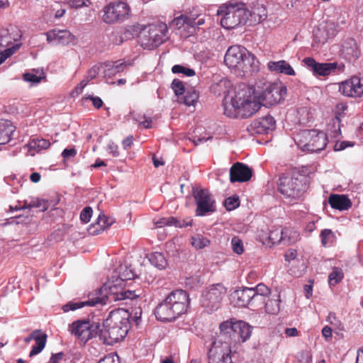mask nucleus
I'll return each mask as SVG.
<instances>
[{"instance_id": "c9c22d12", "label": "nucleus", "mask_w": 363, "mask_h": 363, "mask_svg": "<svg viewBox=\"0 0 363 363\" xmlns=\"http://www.w3.org/2000/svg\"><path fill=\"white\" fill-rule=\"evenodd\" d=\"M47 335L41 333V334L35 338V344L32 347L29 357H33L39 354L45 347L47 342Z\"/></svg>"}, {"instance_id": "79ce46f5", "label": "nucleus", "mask_w": 363, "mask_h": 363, "mask_svg": "<svg viewBox=\"0 0 363 363\" xmlns=\"http://www.w3.org/2000/svg\"><path fill=\"white\" fill-rule=\"evenodd\" d=\"M142 293L140 289L138 290H129L123 288L122 294H120L121 301L131 299L133 300L141 296Z\"/></svg>"}, {"instance_id": "ddd939ff", "label": "nucleus", "mask_w": 363, "mask_h": 363, "mask_svg": "<svg viewBox=\"0 0 363 363\" xmlns=\"http://www.w3.org/2000/svg\"><path fill=\"white\" fill-rule=\"evenodd\" d=\"M72 334L77 336L82 341L86 342L94 337L99 335L100 323L88 320H77L69 325Z\"/></svg>"}, {"instance_id": "473e14b6", "label": "nucleus", "mask_w": 363, "mask_h": 363, "mask_svg": "<svg viewBox=\"0 0 363 363\" xmlns=\"http://www.w3.org/2000/svg\"><path fill=\"white\" fill-rule=\"evenodd\" d=\"M27 145L29 151L38 152L42 150H47L50 146V143L48 140L36 138L31 139Z\"/></svg>"}, {"instance_id": "c756f323", "label": "nucleus", "mask_w": 363, "mask_h": 363, "mask_svg": "<svg viewBox=\"0 0 363 363\" xmlns=\"http://www.w3.org/2000/svg\"><path fill=\"white\" fill-rule=\"evenodd\" d=\"M267 12L264 7L257 6L250 11L249 20L247 25L252 26L253 24L259 23L266 19Z\"/></svg>"}, {"instance_id": "5701e85b", "label": "nucleus", "mask_w": 363, "mask_h": 363, "mask_svg": "<svg viewBox=\"0 0 363 363\" xmlns=\"http://www.w3.org/2000/svg\"><path fill=\"white\" fill-rule=\"evenodd\" d=\"M116 222L114 218L106 216L104 213H100L96 221L91 224L89 229V233L91 235H98L101 231L109 228Z\"/></svg>"}, {"instance_id": "3c124183", "label": "nucleus", "mask_w": 363, "mask_h": 363, "mask_svg": "<svg viewBox=\"0 0 363 363\" xmlns=\"http://www.w3.org/2000/svg\"><path fill=\"white\" fill-rule=\"evenodd\" d=\"M92 213L93 211L91 207H85L80 213L81 220L84 223H87L90 220V218H91Z\"/></svg>"}, {"instance_id": "09e8293b", "label": "nucleus", "mask_w": 363, "mask_h": 363, "mask_svg": "<svg viewBox=\"0 0 363 363\" xmlns=\"http://www.w3.org/2000/svg\"><path fill=\"white\" fill-rule=\"evenodd\" d=\"M232 249L234 252L240 255L244 252L242 241L238 237H233L231 240Z\"/></svg>"}, {"instance_id": "a211bd4d", "label": "nucleus", "mask_w": 363, "mask_h": 363, "mask_svg": "<svg viewBox=\"0 0 363 363\" xmlns=\"http://www.w3.org/2000/svg\"><path fill=\"white\" fill-rule=\"evenodd\" d=\"M252 176V169L241 162L235 163L230 169V181L231 183L245 182Z\"/></svg>"}, {"instance_id": "0eeeda50", "label": "nucleus", "mask_w": 363, "mask_h": 363, "mask_svg": "<svg viewBox=\"0 0 363 363\" xmlns=\"http://www.w3.org/2000/svg\"><path fill=\"white\" fill-rule=\"evenodd\" d=\"M218 14L223 16L220 19L221 26L227 30H231L247 24L250 11L242 3L230 1L219 8Z\"/></svg>"}, {"instance_id": "20e7f679", "label": "nucleus", "mask_w": 363, "mask_h": 363, "mask_svg": "<svg viewBox=\"0 0 363 363\" xmlns=\"http://www.w3.org/2000/svg\"><path fill=\"white\" fill-rule=\"evenodd\" d=\"M130 329V314L126 311H111L100 327L99 337L106 345L125 338Z\"/></svg>"}, {"instance_id": "4d7b16f0", "label": "nucleus", "mask_w": 363, "mask_h": 363, "mask_svg": "<svg viewBox=\"0 0 363 363\" xmlns=\"http://www.w3.org/2000/svg\"><path fill=\"white\" fill-rule=\"evenodd\" d=\"M281 231L278 230L272 231L269 235V239L272 241L273 244H279L282 242V239H280Z\"/></svg>"}, {"instance_id": "052dcab7", "label": "nucleus", "mask_w": 363, "mask_h": 363, "mask_svg": "<svg viewBox=\"0 0 363 363\" xmlns=\"http://www.w3.org/2000/svg\"><path fill=\"white\" fill-rule=\"evenodd\" d=\"M327 321H328L331 325H333L336 327H338L340 325V322L337 320L335 314L334 313H330L328 318Z\"/></svg>"}, {"instance_id": "2eb2a0df", "label": "nucleus", "mask_w": 363, "mask_h": 363, "mask_svg": "<svg viewBox=\"0 0 363 363\" xmlns=\"http://www.w3.org/2000/svg\"><path fill=\"white\" fill-rule=\"evenodd\" d=\"M230 343L223 341L218 342L213 338L208 352V357L212 363H233Z\"/></svg>"}, {"instance_id": "393cba45", "label": "nucleus", "mask_w": 363, "mask_h": 363, "mask_svg": "<svg viewBox=\"0 0 363 363\" xmlns=\"http://www.w3.org/2000/svg\"><path fill=\"white\" fill-rule=\"evenodd\" d=\"M328 203L333 208L339 211L348 210L352 206V202L347 196L344 194H331Z\"/></svg>"}, {"instance_id": "4c0bfd02", "label": "nucleus", "mask_w": 363, "mask_h": 363, "mask_svg": "<svg viewBox=\"0 0 363 363\" xmlns=\"http://www.w3.org/2000/svg\"><path fill=\"white\" fill-rule=\"evenodd\" d=\"M255 301H264L265 296L270 294L269 289L264 284H259L254 288Z\"/></svg>"}, {"instance_id": "412c9836", "label": "nucleus", "mask_w": 363, "mask_h": 363, "mask_svg": "<svg viewBox=\"0 0 363 363\" xmlns=\"http://www.w3.org/2000/svg\"><path fill=\"white\" fill-rule=\"evenodd\" d=\"M234 325L233 319L222 322L219 326L220 333L214 338L218 339V342L223 341L232 344L233 341L235 342Z\"/></svg>"}, {"instance_id": "b1692460", "label": "nucleus", "mask_w": 363, "mask_h": 363, "mask_svg": "<svg viewBox=\"0 0 363 363\" xmlns=\"http://www.w3.org/2000/svg\"><path fill=\"white\" fill-rule=\"evenodd\" d=\"M342 52L350 62H354L360 55V50L353 38L347 39L344 42Z\"/></svg>"}, {"instance_id": "ea45409f", "label": "nucleus", "mask_w": 363, "mask_h": 363, "mask_svg": "<svg viewBox=\"0 0 363 363\" xmlns=\"http://www.w3.org/2000/svg\"><path fill=\"white\" fill-rule=\"evenodd\" d=\"M74 40V36L67 30H59L58 44L67 45Z\"/></svg>"}, {"instance_id": "f3484780", "label": "nucleus", "mask_w": 363, "mask_h": 363, "mask_svg": "<svg viewBox=\"0 0 363 363\" xmlns=\"http://www.w3.org/2000/svg\"><path fill=\"white\" fill-rule=\"evenodd\" d=\"M340 91L347 96L360 97L363 96V79L352 77L340 86Z\"/></svg>"}, {"instance_id": "aec40b11", "label": "nucleus", "mask_w": 363, "mask_h": 363, "mask_svg": "<svg viewBox=\"0 0 363 363\" xmlns=\"http://www.w3.org/2000/svg\"><path fill=\"white\" fill-rule=\"evenodd\" d=\"M11 36L9 30H0V64H1L7 57L13 55L18 49L21 44H16L12 48L6 49L4 52L1 50L11 44Z\"/></svg>"}, {"instance_id": "49530a36", "label": "nucleus", "mask_w": 363, "mask_h": 363, "mask_svg": "<svg viewBox=\"0 0 363 363\" xmlns=\"http://www.w3.org/2000/svg\"><path fill=\"white\" fill-rule=\"evenodd\" d=\"M172 72L174 74H184L188 77H192L196 74L193 69L186 67L180 65H174L172 68Z\"/></svg>"}, {"instance_id": "4468645a", "label": "nucleus", "mask_w": 363, "mask_h": 363, "mask_svg": "<svg viewBox=\"0 0 363 363\" xmlns=\"http://www.w3.org/2000/svg\"><path fill=\"white\" fill-rule=\"evenodd\" d=\"M193 196L196 204V216H203L216 211V201L208 189H194Z\"/></svg>"}, {"instance_id": "cd10ccee", "label": "nucleus", "mask_w": 363, "mask_h": 363, "mask_svg": "<svg viewBox=\"0 0 363 363\" xmlns=\"http://www.w3.org/2000/svg\"><path fill=\"white\" fill-rule=\"evenodd\" d=\"M267 67L272 72L291 76L295 75V71L285 60H279L277 62L271 61L268 63Z\"/></svg>"}, {"instance_id": "72a5a7b5", "label": "nucleus", "mask_w": 363, "mask_h": 363, "mask_svg": "<svg viewBox=\"0 0 363 363\" xmlns=\"http://www.w3.org/2000/svg\"><path fill=\"white\" fill-rule=\"evenodd\" d=\"M150 263L159 269H164L167 266V260L162 252H155L150 255Z\"/></svg>"}, {"instance_id": "dca6fc26", "label": "nucleus", "mask_w": 363, "mask_h": 363, "mask_svg": "<svg viewBox=\"0 0 363 363\" xmlns=\"http://www.w3.org/2000/svg\"><path fill=\"white\" fill-rule=\"evenodd\" d=\"M305 65L311 69L315 75L326 77L331 74L341 71L343 65L341 66L336 62L320 63L313 57H306L303 60Z\"/></svg>"}, {"instance_id": "58836bf2", "label": "nucleus", "mask_w": 363, "mask_h": 363, "mask_svg": "<svg viewBox=\"0 0 363 363\" xmlns=\"http://www.w3.org/2000/svg\"><path fill=\"white\" fill-rule=\"evenodd\" d=\"M135 277V273L130 269L128 268L126 266L121 267L120 272L118 274V279L116 280V282H121L128 280L134 279Z\"/></svg>"}, {"instance_id": "2f4dec72", "label": "nucleus", "mask_w": 363, "mask_h": 363, "mask_svg": "<svg viewBox=\"0 0 363 363\" xmlns=\"http://www.w3.org/2000/svg\"><path fill=\"white\" fill-rule=\"evenodd\" d=\"M280 296L277 294L273 296L272 298H268L266 301H264L265 311L269 314H277L280 310Z\"/></svg>"}, {"instance_id": "680f3d73", "label": "nucleus", "mask_w": 363, "mask_h": 363, "mask_svg": "<svg viewBox=\"0 0 363 363\" xmlns=\"http://www.w3.org/2000/svg\"><path fill=\"white\" fill-rule=\"evenodd\" d=\"M172 24L175 25L177 28H181L184 24V15H181L177 18H175L172 21Z\"/></svg>"}, {"instance_id": "f8f14e48", "label": "nucleus", "mask_w": 363, "mask_h": 363, "mask_svg": "<svg viewBox=\"0 0 363 363\" xmlns=\"http://www.w3.org/2000/svg\"><path fill=\"white\" fill-rule=\"evenodd\" d=\"M103 11V21L106 24H114L128 17L130 7L123 1L111 2L104 7Z\"/></svg>"}, {"instance_id": "6e6552de", "label": "nucleus", "mask_w": 363, "mask_h": 363, "mask_svg": "<svg viewBox=\"0 0 363 363\" xmlns=\"http://www.w3.org/2000/svg\"><path fill=\"white\" fill-rule=\"evenodd\" d=\"M257 96L264 106H272L279 104L286 94V87L281 83L264 82L262 86L257 85Z\"/></svg>"}, {"instance_id": "6ab92c4d", "label": "nucleus", "mask_w": 363, "mask_h": 363, "mask_svg": "<svg viewBox=\"0 0 363 363\" xmlns=\"http://www.w3.org/2000/svg\"><path fill=\"white\" fill-rule=\"evenodd\" d=\"M233 300L237 307L242 308L248 305L254 306L255 300L254 288H244L235 290L232 294Z\"/></svg>"}, {"instance_id": "c85d7f7f", "label": "nucleus", "mask_w": 363, "mask_h": 363, "mask_svg": "<svg viewBox=\"0 0 363 363\" xmlns=\"http://www.w3.org/2000/svg\"><path fill=\"white\" fill-rule=\"evenodd\" d=\"M82 355L79 352L75 353H64L58 352L52 354L50 358L48 363H58L60 361L69 362L70 363H75L76 362L81 361Z\"/></svg>"}, {"instance_id": "423d86ee", "label": "nucleus", "mask_w": 363, "mask_h": 363, "mask_svg": "<svg viewBox=\"0 0 363 363\" xmlns=\"http://www.w3.org/2000/svg\"><path fill=\"white\" fill-rule=\"evenodd\" d=\"M224 62L230 69L239 74H252L258 71L255 57L242 46H230L225 53Z\"/></svg>"}, {"instance_id": "9d476101", "label": "nucleus", "mask_w": 363, "mask_h": 363, "mask_svg": "<svg viewBox=\"0 0 363 363\" xmlns=\"http://www.w3.org/2000/svg\"><path fill=\"white\" fill-rule=\"evenodd\" d=\"M225 294L226 288L223 284H211L202 291L201 306L208 313H212L220 307Z\"/></svg>"}, {"instance_id": "338daca9", "label": "nucleus", "mask_w": 363, "mask_h": 363, "mask_svg": "<svg viewBox=\"0 0 363 363\" xmlns=\"http://www.w3.org/2000/svg\"><path fill=\"white\" fill-rule=\"evenodd\" d=\"M106 67H108L105 71V74L108 76L114 75L116 73H118L119 72H116L117 67L115 66V65H106Z\"/></svg>"}, {"instance_id": "13d9d810", "label": "nucleus", "mask_w": 363, "mask_h": 363, "mask_svg": "<svg viewBox=\"0 0 363 363\" xmlns=\"http://www.w3.org/2000/svg\"><path fill=\"white\" fill-rule=\"evenodd\" d=\"M42 77H38L33 73H26L23 74V79L33 83H38L40 82Z\"/></svg>"}, {"instance_id": "f704fd0d", "label": "nucleus", "mask_w": 363, "mask_h": 363, "mask_svg": "<svg viewBox=\"0 0 363 363\" xmlns=\"http://www.w3.org/2000/svg\"><path fill=\"white\" fill-rule=\"evenodd\" d=\"M50 206V202L49 200L43 199H34L30 201V203H27L26 201L25 205L21 207V209L31 208H39L41 211H46Z\"/></svg>"}, {"instance_id": "a19ab883", "label": "nucleus", "mask_w": 363, "mask_h": 363, "mask_svg": "<svg viewBox=\"0 0 363 363\" xmlns=\"http://www.w3.org/2000/svg\"><path fill=\"white\" fill-rule=\"evenodd\" d=\"M209 243L208 239L201 235H196L191 238V245L196 249H202Z\"/></svg>"}, {"instance_id": "7ed1b4c3", "label": "nucleus", "mask_w": 363, "mask_h": 363, "mask_svg": "<svg viewBox=\"0 0 363 363\" xmlns=\"http://www.w3.org/2000/svg\"><path fill=\"white\" fill-rule=\"evenodd\" d=\"M252 93L250 88L245 87L235 91L229 101L225 97L223 102L224 114L230 118H247L252 116L262 106L259 100H255Z\"/></svg>"}, {"instance_id": "5fc2aeb1", "label": "nucleus", "mask_w": 363, "mask_h": 363, "mask_svg": "<svg viewBox=\"0 0 363 363\" xmlns=\"http://www.w3.org/2000/svg\"><path fill=\"white\" fill-rule=\"evenodd\" d=\"M184 24L189 27L190 29H191L188 30L189 33H196V28L195 18H192L184 15Z\"/></svg>"}, {"instance_id": "37998d69", "label": "nucleus", "mask_w": 363, "mask_h": 363, "mask_svg": "<svg viewBox=\"0 0 363 363\" xmlns=\"http://www.w3.org/2000/svg\"><path fill=\"white\" fill-rule=\"evenodd\" d=\"M343 278L342 270L338 268H334L333 272L328 276V281L330 285H335L340 282Z\"/></svg>"}, {"instance_id": "de8ad7c7", "label": "nucleus", "mask_w": 363, "mask_h": 363, "mask_svg": "<svg viewBox=\"0 0 363 363\" xmlns=\"http://www.w3.org/2000/svg\"><path fill=\"white\" fill-rule=\"evenodd\" d=\"M172 88L177 96H180L186 92L184 83L178 79L173 80L172 83Z\"/></svg>"}, {"instance_id": "69168bd1", "label": "nucleus", "mask_w": 363, "mask_h": 363, "mask_svg": "<svg viewBox=\"0 0 363 363\" xmlns=\"http://www.w3.org/2000/svg\"><path fill=\"white\" fill-rule=\"evenodd\" d=\"M42 333L41 330H34L29 336L26 337L24 339L25 342L28 343L33 340H35V338H37Z\"/></svg>"}, {"instance_id": "1a4fd4ad", "label": "nucleus", "mask_w": 363, "mask_h": 363, "mask_svg": "<svg viewBox=\"0 0 363 363\" xmlns=\"http://www.w3.org/2000/svg\"><path fill=\"white\" fill-rule=\"evenodd\" d=\"M168 32L165 23L152 24L143 28L139 35V41L145 48L154 49L162 44L167 37Z\"/></svg>"}, {"instance_id": "a18cd8bd", "label": "nucleus", "mask_w": 363, "mask_h": 363, "mask_svg": "<svg viewBox=\"0 0 363 363\" xmlns=\"http://www.w3.org/2000/svg\"><path fill=\"white\" fill-rule=\"evenodd\" d=\"M321 244L323 246L326 247L328 244L331 243L335 235L333 232L330 229H324L320 233Z\"/></svg>"}, {"instance_id": "603ef678", "label": "nucleus", "mask_w": 363, "mask_h": 363, "mask_svg": "<svg viewBox=\"0 0 363 363\" xmlns=\"http://www.w3.org/2000/svg\"><path fill=\"white\" fill-rule=\"evenodd\" d=\"M297 359L299 363H310L312 357L308 351L304 350L298 353Z\"/></svg>"}, {"instance_id": "e2e57ef3", "label": "nucleus", "mask_w": 363, "mask_h": 363, "mask_svg": "<svg viewBox=\"0 0 363 363\" xmlns=\"http://www.w3.org/2000/svg\"><path fill=\"white\" fill-rule=\"evenodd\" d=\"M88 99H89L91 101H92L93 106L96 108H100L103 106V101L101 100V98H99L98 96H90L88 97Z\"/></svg>"}, {"instance_id": "f257e3e1", "label": "nucleus", "mask_w": 363, "mask_h": 363, "mask_svg": "<svg viewBox=\"0 0 363 363\" xmlns=\"http://www.w3.org/2000/svg\"><path fill=\"white\" fill-rule=\"evenodd\" d=\"M340 135V119L335 117L328 125L327 133L316 129L301 130L294 140L303 151L318 152L326 147L328 137L337 138Z\"/></svg>"}, {"instance_id": "bb28decb", "label": "nucleus", "mask_w": 363, "mask_h": 363, "mask_svg": "<svg viewBox=\"0 0 363 363\" xmlns=\"http://www.w3.org/2000/svg\"><path fill=\"white\" fill-rule=\"evenodd\" d=\"M12 122L8 120H0V145L8 143L15 130Z\"/></svg>"}, {"instance_id": "864d4df0", "label": "nucleus", "mask_w": 363, "mask_h": 363, "mask_svg": "<svg viewBox=\"0 0 363 363\" xmlns=\"http://www.w3.org/2000/svg\"><path fill=\"white\" fill-rule=\"evenodd\" d=\"M68 4L72 8L79 9L82 6L88 7L91 4L89 0H68Z\"/></svg>"}, {"instance_id": "8fccbe9b", "label": "nucleus", "mask_w": 363, "mask_h": 363, "mask_svg": "<svg viewBox=\"0 0 363 363\" xmlns=\"http://www.w3.org/2000/svg\"><path fill=\"white\" fill-rule=\"evenodd\" d=\"M102 362H105V363H119L120 357L116 352H111L105 355L103 358H101L98 363H101Z\"/></svg>"}, {"instance_id": "c03bdc74", "label": "nucleus", "mask_w": 363, "mask_h": 363, "mask_svg": "<svg viewBox=\"0 0 363 363\" xmlns=\"http://www.w3.org/2000/svg\"><path fill=\"white\" fill-rule=\"evenodd\" d=\"M224 206L227 211H232L235 209L240 206L239 196L233 195L232 196L227 198L224 201Z\"/></svg>"}, {"instance_id": "a878e982", "label": "nucleus", "mask_w": 363, "mask_h": 363, "mask_svg": "<svg viewBox=\"0 0 363 363\" xmlns=\"http://www.w3.org/2000/svg\"><path fill=\"white\" fill-rule=\"evenodd\" d=\"M235 342L238 337L242 342L248 340L252 333V327L245 321L238 320L235 322Z\"/></svg>"}, {"instance_id": "9b49d317", "label": "nucleus", "mask_w": 363, "mask_h": 363, "mask_svg": "<svg viewBox=\"0 0 363 363\" xmlns=\"http://www.w3.org/2000/svg\"><path fill=\"white\" fill-rule=\"evenodd\" d=\"M306 178L303 175L289 177L282 175L279 178V191L287 198L298 199L306 191Z\"/></svg>"}, {"instance_id": "7c9ffc66", "label": "nucleus", "mask_w": 363, "mask_h": 363, "mask_svg": "<svg viewBox=\"0 0 363 363\" xmlns=\"http://www.w3.org/2000/svg\"><path fill=\"white\" fill-rule=\"evenodd\" d=\"M280 239L284 245H290L299 240V233L290 228H284L281 230Z\"/></svg>"}, {"instance_id": "4be33fe9", "label": "nucleus", "mask_w": 363, "mask_h": 363, "mask_svg": "<svg viewBox=\"0 0 363 363\" xmlns=\"http://www.w3.org/2000/svg\"><path fill=\"white\" fill-rule=\"evenodd\" d=\"M276 121L274 118L267 115L253 121L251 128L258 134H265L275 128Z\"/></svg>"}, {"instance_id": "f03ea898", "label": "nucleus", "mask_w": 363, "mask_h": 363, "mask_svg": "<svg viewBox=\"0 0 363 363\" xmlns=\"http://www.w3.org/2000/svg\"><path fill=\"white\" fill-rule=\"evenodd\" d=\"M190 301L186 291L173 290L157 304L155 315L162 322H172L187 312Z\"/></svg>"}, {"instance_id": "39448f33", "label": "nucleus", "mask_w": 363, "mask_h": 363, "mask_svg": "<svg viewBox=\"0 0 363 363\" xmlns=\"http://www.w3.org/2000/svg\"><path fill=\"white\" fill-rule=\"evenodd\" d=\"M123 288L121 282H116V284L107 282L94 292L89 293L87 301H69L62 307V309L65 313H67L86 306L106 305L108 302L121 301L120 294H122Z\"/></svg>"}, {"instance_id": "774afa93", "label": "nucleus", "mask_w": 363, "mask_h": 363, "mask_svg": "<svg viewBox=\"0 0 363 363\" xmlns=\"http://www.w3.org/2000/svg\"><path fill=\"white\" fill-rule=\"evenodd\" d=\"M166 223L168 226H175L177 228L180 225L179 220L174 217L167 218Z\"/></svg>"}, {"instance_id": "6e6d98bb", "label": "nucleus", "mask_w": 363, "mask_h": 363, "mask_svg": "<svg viewBox=\"0 0 363 363\" xmlns=\"http://www.w3.org/2000/svg\"><path fill=\"white\" fill-rule=\"evenodd\" d=\"M45 35L47 36V41L49 43H55L58 44L59 30H51L48 31Z\"/></svg>"}, {"instance_id": "0e129e2a", "label": "nucleus", "mask_w": 363, "mask_h": 363, "mask_svg": "<svg viewBox=\"0 0 363 363\" xmlns=\"http://www.w3.org/2000/svg\"><path fill=\"white\" fill-rule=\"evenodd\" d=\"M99 67L97 66L92 67L88 72L87 77L91 80L94 79L99 72Z\"/></svg>"}, {"instance_id": "e433bc0d", "label": "nucleus", "mask_w": 363, "mask_h": 363, "mask_svg": "<svg viewBox=\"0 0 363 363\" xmlns=\"http://www.w3.org/2000/svg\"><path fill=\"white\" fill-rule=\"evenodd\" d=\"M184 94V95L179 99V101L183 102L188 106H194L199 99V93L195 89L188 90Z\"/></svg>"}, {"instance_id": "bf43d9fd", "label": "nucleus", "mask_w": 363, "mask_h": 363, "mask_svg": "<svg viewBox=\"0 0 363 363\" xmlns=\"http://www.w3.org/2000/svg\"><path fill=\"white\" fill-rule=\"evenodd\" d=\"M77 155V150L74 147L70 149H65L62 152V157L65 160H68L71 157H74Z\"/></svg>"}]
</instances>
